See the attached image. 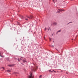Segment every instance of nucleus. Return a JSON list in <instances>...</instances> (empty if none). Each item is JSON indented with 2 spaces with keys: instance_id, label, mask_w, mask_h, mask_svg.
I'll use <instances>...</instances> for the list:
<instances>
[{
  "instance_id": "f257e3e1",
  "label": "nucleus",
  "mask_w": 78,
  "mask_h": 78,
  "mask_svg": "<svg viewBox=\"0 0 78 78\" xmlns=\"http://www.w3.org/2000/svg\"><path fill=\"white\" fill-rule=\"evenodd\" d=\"M30 75L29 76L28 78H34V76L32 74V73L30 72Z\"/></svg>"
},
{
  "instance_id": "f03ea898",
  "label": "nucleus",
  "mask_w": 78,
  "mask_h": 78,
  "mask_svg": "<svg viewBox=\"0 0 78 78\" xmlns=\"http://www.w3.org/2000/svg\"><path fill=\"white\" fill-rule=\"evenodd\" d=\"M37 69V67H36V66H35L34 68H33V70H34V71H35Z\"/></svg>"
},
{
  "instance_id": "7ed1b4c3",
  "label": "nucleus",
  "mask_w": 78,
  "mask_h": 78,
  "mask_svg": "<svg viewBox=\"0 0 78 78\" xmlns=\"http://www.w3.org/2000/svg\"><path fill=\"white\" fill-rule=\"evenodd\" d=\"M58 10H59V11H58V13H59V12H60V11H64V10H62V9H58Z\"/></svg>"
},
{
  "instance_id": "20e7f679",
  "label": "nucleus",
  "mask_w": 78,
  "mask_h": 78,
  "mask_svg": "<svg viewBox=\"0 0 78 78\" xmlns=\"http://www.w3.org/2000/svg\"><path fill=\"white\" fill-rule=\"evenodd\" d=\"M53 24L54 25H57V23L56 22H54L53 23Z\"/></svg>"
},
{
  "instance_id": "39448f33",
  "label": "nucleus",
  "mask_w": 78,
  "mask_h": 78,
  "mask_svg": "<svg viewBox=\"0 0 78 78\" xmlns=\"http://www.w3.org/2000/svg\"><path fill=\"white\" fill-rule=\"evenodd\" d=\"M8 66H9V67H12L13 66V65H8Z\"/></svg>"
},
{
  "instance_id": "423d86ee",
  "label": "nucleus",
  "mask_w": 78,
  "mask_h": 78,
  "mask_svg": "<svg viewBox=\"0 0 78 78\" xmlns=\"http://www.w3.org/2000/svg\"><path fill=\"white\" fill-rule=\"evenodd\" d=\"M23 62H27V61H26V60H23Z\"/></svg>"
},
{
  "instance_id": "0eeeda50",
  "label": "nucleus",
  "mask_w": 78,
  "mask_h": 78,
  "mask_svg": "<svg viewBox=\"0 0 78 78\" xmlns=\"http://www.w3.org/2000/svg\"><path fill=\"white\" fill-rule=\"evenodd\" d=\"M7 71L8 72H10V71L9 70H7V71Z\"/></svg>"
},
{
  "instance_id": "6e6552de",
  "label": "nucleus",
  "mask_w": 78,
  "mask_h": 78,
  "mask_svg": "<svg viewBox=\"0 0 78 78\" xmlns=\"http://www.w3.org/2000/svg\"><path fill=\"white\" fill-rule=\"evenodd\" d=\"M39 78H42V75H41L39 76Z\"/></svg>"
},
{
  "instance_id": "1a4fd4ad",
  "label": "nucleus",
  "mask_w": 78,
  "mask_h": 78,
  "mask_svg": "<svg viewBox=\"0 0 78 78\" xmlns=\"http://www.w3.org/2000/svg\"><path fill=\"white\" fill-rule=\"evenodd\" d=\"M61 30H58V31L57 32V33H58V32H61Z\"/></svg>"
},
{
  "instance_id": "9d476101",
  "label": "nucleus",
  "mask_w": 78,
  "mask_h": 78,
  "mask_svg": "<svg viewBox=\"0 0 78 78\" xmlns=\"http://www.w3.org/2000/svg\"><path fill=\"white\" fill-rule=\"evenodd\" d=\"M0 56H1V57H2V58H4V57H5V56H2V55H0Z\"/></svg>"
},
{
  "instance_id": "9b49d317",
  "label": "nucleus",
  "mask_w": 78,
  "mask_h": 78,
  "mask_svg": "<svg viewBox=\"0 0 78 78\" xmlns=\"http://www.w3.org/2000/svg\"><path fill=\"white\" fill-rule=\"evenodd\" d=\"M23 59V57H21L20 58V60H22Z\"/></svg>"
},
{
  "instance_id": "f8f14e48",
  "label": "nucleus",
  "mask_w": 78,
  "mask_h": 78,
  "mask_svg": "<svg viewBox=\"0 0 78 78\" xmlns=\"http://www.w3.org/2000/svg\"><path fill=\"white\" fill-rule=\"evenodd\" d=\"M2 68L3 69V70H4L5 69V68H4L3 67H2Z\"/></svg>"
},
{
  "instance_id": "ddd939ff",
  "label": "nucleus",
  "mask_w": 78,
  "mask_h": 78,
  "mask_svg": "<svg viewBox=\"0 0 78 78\" xmlns=\"http://www.w3.org/2000/svg\"><path fill=\"white\" fill-rule=\"evenodd\" d=\"M46 30H47V28H45V29H44V30H45V31H46Z\"/></svg>"
},
{
  "instance_id": "4468645a",
  "label": "nucleus",
  "mask_w": 78,
  "mask_h": 78,
  "mask_svg": "<svg viewBox=\"0 0 78 78\" xmlns=\"http://www.w3.org/2000/svg\"><path fill=\"white\" fill-rule=\"evenodd\" d=\"M49 39L50 41H51V38H49Z\"/></svg>"
},
{
  "instance_id": "2eb2a0df",
  "label": "nucleus",
  "mask_w": 78,
  "mask_h": 78,
  "mask_svg": "<svg viewBox=\"0 0 78 78\" xmlns=\"http://www.w3.org/2000/svg\"><path fill=\"white\" fill-rule=\"evenodd\" d=\"M18 61H20V60H19V58H18Z\"/></svg>"
},
{
  "instance_id": "dca6fc26",
  "label": "nucleus",
  "mask_w": 78,
  "mask_h": 78,
  "mask_svg": "<svg viewBox=\"0 0 78 78\" xmlns=\"http://www.w3.org/2000/svg\"><path fill=\"white\" fill-rule=\"evenodd\" d=\"M25 20H28V19H26Z\"/></svg>"
},
{
  "instance_id": "f3484780",
  "label": "nucleus",
  "mask_w": 78,
  "mask_h": 78,
  "mask_svg": "<svg viewBox=\"0 0 78 78\" xmlns=\"http://www.w3.org/2000/svg\"><path fill=\"white\" fill-rule=\"evenodd\" d=\"M22 19H23V16H22Z\"/></svg>"
},
{
  "instance_id": "a211bd4d",
  "label": "nucleus",
  "mask_w": 78,
  "mask_h": 78,
  "mask_svg": "<svg viewBox=\"0 0 78 78\" xmlns=\"http://www.w3.org/2000/svg\"><path fill=\"white\" fill-rule=\"evenodd\" d=\"M30 17H31L32 18V17H33V16H30Z\"/></svg>"
},
{
  "instance_id": "6ab92c4d",
  "label": "nucleus",
  "mask_w": 78,
  "mask_h": 78,
  "mask_svg": "<svg viewBox=\"0 0 78 78\" xmlns=\"http://www.w3.org/2000/svg\"><path fill=\"white\" fill-rule=\"evenodd\" d=\"M53 0V2H54L55 1H54V0Z\"/></svg>"
},
{
  "instance_id": "aec40b11",
  "label": "nucleus",
  "mask_w": 78,
  "mask_h": 78,
  "mask_svg": "<svg viewBox=\"0 0 78 78\" xmlns=\"http://www.w3.org/2000/svg\"><path fill=\"white\" fill-rule=\"evenodd\" d=\"M28 18H29V19H30V17H28Z\"/></svg>"
},
{
  "instance_id": "412c9836",
  "label": "nucleus",
  "mask_w": 78,
  "mask_h": 78,
  "mask_svg": "<svg viewBox=\"0 0 78 78\" xmlns=\"http://www.w3.org/2000/svg\"><path fill=\"white\" fill-rule=\"evenodd\" d=\"M54 72H55V73H56V71H54Z\"/></svg>"
},
{
  "instance_id": "4be33fe9",
  "label": "nucleus",
  "mask_w": 78,
  "mask_h": 78,
  "mask_svg": "<svg viewBox=\"0 0 78 78\" xmlns=\"http://www.w3.org/2000/svg\"><path fill=\"white\" fill-rule=\"evenodd\" d=\"M66 74H68V73H66Z\"/></svg>"
},
{
  "instance_id": "5701e85b",
  "label": "nucleus",
  "mask_w": 78,
  "mask_h": 78,
  "mask_svg": "<svg viewBox=\"0 0 78 78\" xmlns=\"http://www.w3.org/2000/svg\"><path fill=\"white\" fill-rule=\"evenodd\" d=\"M54 46H52V47H54Z\"/></svg>"
},
{
  "instance_id": "b1692460",
  "label": "nucleus",
  "mask_w": 78,
  "mask_h": 78,
  "mask_svg": "<svg viewBox=\"0 0 78 78\" xmlns=\"http://www.w3.org/2000/svg\"><path fill=\"white\" fill-rule=\"evenodd\" d=\"M51 72H53V71H51Z\"/></svg>"
},
{
  "instance_id": "393cba45",
  "label": "nucleus",
  "mask_w": 78,
  "mask_h": 78,
  "mask_svg": "<svg viewBox=\"0 0 78 78\" xmlns=\"http://www.w3.org/2000/svg\"><path fill=\"white\" fill-rule=\"evenodd\" d=\"M49 29H48V30H49Z\"/></svg>"
},
{
  "instance_id": "a878e982",
  "label": "nucleus",
  "mask_w": 78,
  "mask_h": 78,
  "mask_svg": "<svg viewBox=\"0 0 78 78\" xmlns=\"http://www.w3.org/2000/svg\"><path fill=\"white\" fill-rule=\"evenodd\" d=\"M72 0H71L72 1Z\"/></svg>"
},
{
  "instance_id": "bb28decb",
  "label": "nucleus",
  "mask_w": 78,
  "mask_h": 78,
  "mask_svg": "<svg viewBox=\"0 0 78 78\" xmlns=\"http://www.w3.org/2000/svg\"><path fill=\"white\" fill-rule=\"evenodd\" d=\"M53 34H52V36H53Z\"/></svg>"
}]
</instances>
